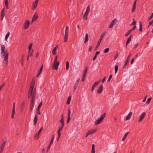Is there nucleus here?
Segmentation results:
<instances>
[{
  "mask_svg": "<svg viewBox=\"0 0 153 153\" xmlns=\"http://www.w3.org/2000/svg\"><path fill=\"white\" fill-rule=\"evenodd\" d=\"M35 79L33 78L32 81L30 84V87L28 92V97L30 99L31 98L30 105V111H32L34 106V101L35 99L36 96V88L34 89V90L33 91V88L35 83Z\"/></svg>",
  "mask_w": 153,
  "mask_h": 153,
  "instance_id": "1",
  "label": "nucleus"
},
{
  "mask_svg": "<svg viewBox=\"0 0 153 153\" xmlns=\"http://www.w3.org/2000/svg\"><path fill=\"white\" fill-rule=\"evenodd\" d=\"M5 48L4 45H1V54L2 58H4L3 63L7 65L8 63L9 53L7 51H5Z\"/></svg>",
  "mask_w": 153,
  "mask_h": 153,
  "instance_id": "2",
  "label": "nucleus"
},
{
  "mask_svg": "<svg viewBox=\"0 0 153 153\" xmlns=\"http://www.w3.org/2000/svg\"><path fill=\"white\" fill-rule=\"evenodd\" d=\"M105 115L106 113H103L102 114V115L101 116L100 118L99 119L95 121V125H97L98 124H99L100 123H101L102 122L104 119L105 118Z\"/></svg>",
  "mask_w": 153,
  "mask_h": 153,
  "instance_id": "3",
  "label": "nucleus"
},
{
  "mask_svg": "<svg viewBox=\"0 0 153 153\" xmlns=\"http://www.w3.org/2000/svg\"><path fill=\"white\" fill-rule=\"evenodd\" d=\"M57 56H56L55 58L53 65V68H54L56 70H57L58 69V66L59 64V62L57 61Z\"/></svg>",
  "mask_w": 153,
  "mask_h": 153,
  "instance_id": "4",
  "label": "nucleus"
},
{
  "mask_svg": "<svg viewBox=\"0 0 153 153\" xmlns=\"http://www.w3.org/2000/svg\"><path fill=\"white\" fill-rule=\"evenodd\" d=\"M146 116V113L143 112L142 113L138 120V122H141L143 121L145 117Z\"/></svg>",
  "mask_w": 153,
  "mask_h": 153,
  "instance_id": "5",
  "label": "nucleus"
},
{
  "mask_svg": "<svg viewBox=\"0 0 153 153\" xmlns=\"http://www.w3.org/2000/svg\"><path fill=\"white\" fill-rule=\"evenodd\" d=\"M117 22V20L116 19H114L111 22L109 27L110 28H112L115 25L116 22Z\"/></svg>",
  "mask_w": 153,
  "mask_h": 153,
  "instance_id": "6",
  "label": "nucleus"
},
{
  "mask_svg": "<svg viewBox=\"0 0 153 153\" xmlns=\"http://www.w3.org/2000/svg\"><path fill=\"white\" fill-rule=\"evenodd\" d=\"M97 130H96L94 129H91L89 130L86 134L85 137H87L89 135L92 134L94 133Z\"/></svg>",
  "mask_w": 153,
  "mask_h": 153,
  "instance_id": "7",
  "label": "nucleus"
},
{
  "mask_svg": "<svg viewBox=\"0 0 153 153\" xmlns=\"http://www.w3.org/2000/svg\"><path fill=\"white\" fill-rule=\"evenodd\" d=\"M30 22V21L29 20H27L25 22L24 26L25 29L26 30L29 28Z\"/></svg>",
  "mask_w": 153,
  "mask_h": 153,
  "instance_id": "8",
  "label": "nucleus"
},
{
  "mask_svg": "<svg viewBox=\"0 0 153 153\" xmlns=\"http://www.w3.org/2000/svg\"><path fill=\"white\" fill-rule=\"evenodd\" d=\"M38 1L39 0H36L34 2L32 7V9L33 10H34L36 8L38 4Z\"/></svg>",
  "mask_w": 153,
  "mask_h": 153,
  "instance_id": "9",
  "label": "nucleus"
},
{
  "mask_svg": "<svg viewBox=\"0 0 153 153\" xmlns=\"http://www.w3.org/2000/svg\"><path fill=\"white\" fill-rule=\"evenodd\" d=\"M15 103L14 102L13 103V106L12 109V112L11 115V118L12 119H13L14 118V115L15 114Z\"/></svg>",
  "mask_w": 153,
  "mask_h": 153,
  "instance_id": "10",
  "label": "nucleus"
},
{
  "mask_svg": "<svg viewBox=\"0 0 153 153\" xmlns=\"http://www.w3.org/2000/svg\"><path fill=\"white\" fill-rule=\"evenodd\" d=\"M103 86L102 85H101L99 87L97 91V93L99 94H100L102 92L103 90Z\"/></svg>",
  "mask_w": 153,
  "mask_h": 153,
  "instance_id": "11",
  "label": "nucleus"
},
{
  "mask_svg": "<svg viewBox=\"0 0 153 153\" xmlns=\"http://www.w3.org/2000/svg\"><path fill=\"white\" fill-rule=\"evenodd\" d=\"M70 114H71V110L70 109H68V115L67 120V123H68L70 120Z\"/></svg>",
  "mask_w": 153,
  "mask_h": 153,
  "instance_id": "12",
  "label": "nucleus"
},
{
  "mask_svg": "<svg viewBox=\"0 0 153 153\" xmlns=\"http://www.w3.org/2000/svg\"><path fill=\"white\" fill-rule=\"evenodd\" d=\"M38 18L39 16L38 13H35L33 16L32 19L36 21Z\"/></svg>",
  "mask_w": 153,
  "mask_h": 153,
  "instance_id": "13",
  "label": "nucleus"
},
{
  "mask_svg": "<svg viewBox=\"0 0 153 153\" xmlns=\"http://www.w3.org/2000/svg\"><path fill=\"white\" fill-rule=\"evenodd\" d=\"M107 33V32L105 31L103 32L101 34L100 37V39H99V40L100 41H101L102 40L104 37L105 36V35Z\"/></svg>",
  "mask_w": 153,
  "mask_h": 153,
  "instance_id": "14",
  "label": "nucleus"
},
{
  "mask_svg": "<svg viewBox=\"0 0 153 153\" xmlns=\"http://www.w3.org/2000/svg\"><path fill=\"white\" fill-rule=\"evenodd\" d=\"M68 32H65L64 37V42H66L68 40Z\"/></svg>",
  "mask_w": 153,
  "mask_h": 153,
  "instance_id": "15",
  "label": "nucleus"
},
{
  "mask_svg": "<svg viewBox=\"0 0 153 153\" xmlns=\"http://www.w3.org/2000/svg\"><path fill=\"white\" fill-rule=\"evenodd\" d=\"M137 0H135L134 1L133 5V8L132 10V12H134L135 10L136 9V2H137Z\"/></svg>",
  "mask_w": 153,
  "mask_h": 153,
  "instance_id": "16",
  "label": "nucleus"
},
{
  "mask_svg": "<svg viewBox=\"0 0 153 153\" xmlns=\"http://www.w3.org/2000/svg\"><path fill=\"white\" fill-rule=\"evenodd\" d=\"M38 118L36 114L34 119V125H36L38 121Z\"/></svg>",
  "mask_w": 153,
  "mask_h": 153,
  "instance_id": "17",
  "label": "nucleus"
},
{
  "mask_svg": "<svg viewBox=\"0 0 153 153\" xmlns=\"http://www.w3.org/2000/svg\"><path fill=\"white\" fill-rule=\"evenodd\" d=\"M59 122L61 123L62 125H64V120L63 115H61V119L59 120Z\"/></svg>",
  "mask_w": 153,
  "mask_h": 153,
  "instance_id": "18",
  "label": "nucleus"
},
{
  "mask_svg": "<svg viewBox=\"0 0 153 153\" xmlns=\"http://www.w3.org/2000/svg\"><path fill=\"white\" fill-rule=\"evenodd\" d=\"M132 114V112H130L128 114V115L126 117V120H129Z\"/></svg>",
  "mask_w": 153,
  "mask_h": 153,
  "instance_id": "19",
  "label": "nucleus"
},
{
  "mask_svg": "<svg viewBox=\"0 0 153 153\" xmlns=\"http://www.w3.org/2000/svg\"><path fill=\"white\" fill-rule=\"evenodd\" d=\"M132 36V35H131L128 39H127V41L126 42V47H127L128 44L129 43L130 41L131 40V37Z\"/></svg>",
  "mask_w": 153,
  "mask_h": 153,
  "instance_id": "20",
  "label": "nucleus"
},
{
  "mask_svg": "<svg viewBox=\"0 0 153 153\" xmlns=\"http://www.w3.org/2000/svg\"><path fill=\"white\" fill-rule=\"evenodd\" d=\"M7 140H4L2 141V143L0 146V147L4 148L6 142Z\"/></svg>",
  "mask_w": 153,
  "mask_h": 153,
  "instance_id": "21",
  "label": "nucleus"
},
{
  "mask_svg": "<svg viewBox=\"0 0 153 153\" xmlns=\"http://www.w3.org/2000/svg\"><path fill=\"white\" fill-rule=\"evenodd\" d=\"M88 34H86L85 36V38L84 40V43H86L88 40Z\"/></svg>",
  "mask_w": 153,
  "mask_h": 153,
  "instance_id": "22",
  "label": "nucleus"
},
{
  "mask_svg": "<svg viewBox=\"0 0 153 153\" xmlns=\"http://www.w3.org/2000/svg\"><path fill=\"white\" fill-rule=\"evenodd\" d=\"M71 96H70L68 97V98L67 99V101L66 102V103L68 105H69L70 104V101L71 99Z\"/></svg>",
  "mask_w": 153,
  "mask_h": 153,
  "instance_id": "23",
  "label": "nucleus"
},
{
  "mask_svg": "<svg viewBox=\"0 0 153 153\" xmlns=\"http://www.w3.org/2000/svg\"><path fill=\"white\" fill-rule=\"evenodd\" d=\"M64 125H62V126L61 127H60L59 129H58V134H59V135L60 134H61V133H60V131H61L62 129V128H63V127H64Z\"/></svg>",
  "mask_w": 153,
  "mask_h": 153,
  "instance_id": "24",
  "label": "nucleus"
},
{
  "mask_svg": "<svg viewBox=\"0 0 153 153\" xmlns=\"http://www.w3.org/2000/svg\"><path fill=\"white\" fill-rule=\"evenodd\" d=\"M101 81V80H100L99 81L97 82H94V84H93L92 87H95L97 86L99 83Z\"/></svg>",
  "mask_w": 153,
  "mask_h": 153,
  "instance_id": "25",
  "label": "nucleus"
},
{
  "mask_svg": "<svg viewBox=\"0 0 153 153\" xmlns=\"http://www.w3.org/2000/svg\"><path fill=\"white\" fill-rule=\"evenodd\" d=\"M101 81V80H100L99 81L97 82H94V84H93L92 87H95L97 86L99 83Z\"/></svg>",
  "mask_w": 153,
  "mask_h": 153,
  "instance_id": "26",
  "label": "nucleus"
},
{
  "mask_svg": "<svg viewBox=\"0 0 153 153\" xmlns=\"http://www.w3.org/2000/svg\"><path fill=\"white\" fill-rule=\"evenodd\" d=\"M101 81V80H100L99 81L97 82H94V84H93L92 87H95L97 86L99 83Z\"/></svg>",
  "mask_w": 153,
  "mask_h": 153,
  "instance_id": "27",
  "label": "nucleus"
},
{
  "mask_svg": "<svg viewBox=\"0 0 153 153\" xmlns=\"http://www.w3.org/2000/svg\"><path fill=\"white\" fill-rule=\"evenodd\" d=\"M101 42V41H99V40L97 42V45H96V46L95 48V50H94L95 51H96V50H97V49L99 46L100 45Z\"/></svg>",
  "mask_w": 153,
  "mask_h": 153,
  "instance_id": "28",
  "label": "nucleus"
},
{
  "mask_svg": "<svg viewBox=\"0 0 153 153\" xmlns=\"http://www.w3.org/2000/svg\"><path fill=\"white\" fill-rule=\"evenodd\" d=\"M95 145L93 144L92 146V151L91 153H95Z\"/></svg>",
  "mask_w": 153,
  "mask_h": 153,
  "instance_id": "29",
  "label": "nucleus"
},
{
  "mask_svg": "<svg viewBox=\"0 0 153 153\" xmlns=\"http://www.w3.org/2000/svg\"><path fill=\"white\" fill-rule=\"evenodd\" d=\"M66 69L67 70H68L69 68V64L68 61H67L66 63Z\"/></svg>",
  "mask_w": 153,
  "mask_h": 153,
  "instance_id": "30",
  "label": "nucleus"
},
{
  "mask_svg": "<svg viewBox=\"0 0 153 153\" xmlns=\"http://www.w3.org/2000/svg\"><path fill=\"white\" fill-rule=\"evenodd\" d=\"M33 50H32L31 51H30V52L29 51L28 53L29 54L28 55V56H32L33 55Z\"/></svg>",
  "mask_w": 153,
  "mask_h": 153,
  "instance_id": "31",
  "label": "nucleus"
},
{
  "mask_svg": "<svg viewBox=\"0 0 153 153\" xmlns=\"http://www.w3.org/2000/svg\"><path fill=\"white\" fill-rule=\"evenodd\" d=\"M140 25V29H139V31L141 32L142 31V23L141 22H140L139 24Z\"/></svg>",
  "mask_w": 153,
  "mask_h": 153,
  "instance_id": "32",
  "label": "nucleus"
},
{
  "mask_svg": "<svg viewBox=\"0 0 153 153\" xmlns=\"http://www.w3.org/2000/svg\"><path fill=\"white\" fill-rule=\"evenodd\" d=\"M24 55L23 54L22 55L21 59V65L22 66L23 65V62H24Z\"/></svg>",
  "mask_w": 153,
  "mask_h": 153,
  "instance_id": "33",
  "label": "nucleus"
},
{
  "mask_svg": "<svg viewBox=\"0 0 153 153\" xmlns=\"http://www.w3.org/2000/svg\"><path fill=\"white\" fill-rule=\"evenodd\" d=\"M129 61L126 60L125 64L123 67V69H124L126 68L127 64L129 63Z\"/></svg>",
  "mask_w": 153,
  "mask_h": 153,
  "instance_id": "34",
  "label": "nucleus"
},
{
  "mask_svg": "<svg viewBox=\"0 0 153 153\" xmlns=\"http://www.w3.org/2000/svg\"><path fill=\"white\" fill-rule=\"evenodd\" d=\"M90 10V6L89 5L87 7L86 11L85 12V13H86L88 14V13L89 12Z\"/></svg>",
  "mask_w": 153,
  "mask_h": 153,
  "instance_id": "35",
  "label": "nucleus"
},
{
  "mask_svg": "<svg viewBox=\"0 0 153 153\" xmlns=\"http://www.w3.org/2000/svg\"><path fill=\"white\" fill-rule=\"evenodd\" d=\"M43 68V65H42L40 69L38 71L39 73L40 74H41V73H42V71Z\"/></svg>",
  "mask_w": 153,
  "mask_h": 153,
  "instance_id": "36",
  "label": "nucleus"
},
{
  "mask_svg": "<svg viewBox=\"0 0 153 153\" xmlns=\"http://www.w3.org/2000/svg\"><path fill=\"white\" fill-rule=\"evenodd\" d=\"M10 33L9 32H8L7 34H6V36L5 37V41H7V39L8 38L9 36L10 35Z\"/></svg>",
  "mask_w": 153,
  "mask_h": 153,
  "instance_id": "37",
  "label": "nucleus"
},
{
  "mask_svg": "<svg viewBox=\"0 0 153 153\" xmlns=\"http://www.w3.org/2000/svg\"><path fill=\"white\" fill-rule=\"evenodd\" d=\"M118 69V66L117 65H115V73H117Z\"/></svg>",
  "mask_w": 153,
  "mask_h": 153,
  "instance_id": "38",
  "label": "nucleus"
},
{
  "mask_svg": "<svg viewBox=\"0 0 153 153\" xmlns=\"http://www.w3.org/2000/svg\"><path fill=\"white\" fill-rule=\"evenodd\" d=\"M78 84L76 83L75 84V85H74V91H73L74 92H75V91L76 89L77 88Z\"/></svg>",
  "mask_w": 153,
  "mask_h": 153,
  "instance_id": "39",
  "label": "nucleus"
},
{
  "mask_svg": "<svg viewBox=\"0 0 153 153\" xmlns=\"http://www.w3.org/2000/svg\"><path fill=\"white\" fill-rule=\"evenodd\" d=\"M88 14L86 13H85L84 15L83 16V19L85 20H87V16Z\"/></svg>",
  "mask_w": 153,
  "mask_h": 153,
  "instance_id": "40",
  "label": "nucleus"
},
{
  "mask_svg": "<svg viewBox=\"0 0 153 153\" xmlns=\"http://www.w3.org/2000/svg\"><path fill=\"white\" fill-rule=\"evenodd\" d=\"M86 74H83V75L82 76V78L81 81L82 82H84L85 81V78L86 76Z\"/></svg>",
  "mask_w": 153,
  "mask_h": 153,
  "instance_id": "41",
  "label": "nucleus"
},
{
  "mask_svg": "<svg viewBox=\"0 0 153 153\" xmlns=\"http://www.w3.org/2000/svg\"><path fill=\"white\" fill-rule=\"evenodd\" d=\"M56 48H54L52 51V54L53 55H55L56 53Z\"/></svg>",
  "mask_w": 153,
  "mask_h": 153,
  "instance_id": "42",
  "label": "nucleus"
},
{
  "mask_svg": "<svg viewBox=\"0 0 153 153\" xmlns=\"http://www.w3.org/2000/svg\"><path fill=\"white\" fill-rule=\"evenodd\" d=\"M131 31L130 30H128L125 34V36H128V35L131 32Z\"/></svg>",
  "mask_w": 153,
  "mask_h": 153,
  "instance_id": "43",
  "label": "nucleus"
},
{
  "mask_svg": "<svg viewBox=\"0 0 153 153\" xmlns=\"http://www.w3.org/2000/svg\"><path fill=\"white\" fill-rule=\"evenodd\" d=\"M109 48H107L104 50L103 52L104 53H106L109 51Z\"/></svg>",
  "mask_w": 153,
  "mask_h": 153,
  "instance_id": "44",
  "label": "nucleus"
},
{
  "mask_svg": "<svg viewBox=\"0 0 153 153\" xmlns=\"http://www.w3.org/2000/svg\"><path fill=\"white\" fill-rule=\"evenodd\" d=\"M151 99H152V97H150L147 99V101L146 102V104H149L150 103V101L151 100Z\"/></svg>",
  "mask_w": 153,
  "mask_h": 153,
  "instance_id": "45",
  "label": "nucleus"
},
{
  "mask_svg": "<svg viewBox=\"0 0 153 153\" xmlns=\"http://www.w3.org/2000/svg\"><path fill=\"white\" fill-rule=\"evenodd\" d=\"M54 137H55L54 135H53L52 136V139H51V141L50 143V144H52L53 141V140H54Z\"/></svg>",
  "mask_w": 153,
  "mask_h": 153,
  "instance_id": "46",
  "label": "nucleus"
},
{
  "mask_svg": "<svg viewBox=\"0 0 153 153\" xmlns=\"http://www.w3.org/2000/svg\"><path fill=\"white\" fill-rule=\"evenodd\" d=\"M32 43H31L30 44V45H29L28 49H29V52H30V51L31 50V48L32 47Z\"/></svg>",
  "mask_w": 153,
  "mask_h": 153,
  "instance_id": "47",
  "label": "nucleus"
},
{
  "mask_svg": "<svg viewBox=\"0 0 153 153\" xmlns=\"http://www.w3.org/2000/svg\"><path fill=\"white\" fill-rule=\"evenodd\" d=\"M39 135L38 134H36L34 137V138L35 140H37L39 138Z\"/></svg>",
  "mask_w": 153,
  "mask_h": 153,
  "instance_id": "48",
  "label": "nucleus"
},
{
  "mask_svg": "<svg viewBox=\"0 0 153 153\" xmlns=\"http://www.w3.org/2000/svg\"><path fill=\"white\" fill-rule=\"evenodd\" d=\"M42 101L39 104L38 106V107H37V108L40 109V108L41 107V106H42Z\"/></svg>",
  "mask_w": 153,
  "mask_h": 153,
  "instance_id": "49",
  "label": "nucleus"
},
{
  "mask_svg": "<svg viewBox=\"0 0 153 153\" xmlns=\"http://www.w3.org/2000/svg\"><path fill=\"white\" fill-rule=\"evenodd\" d=\"M133 20L134 21H133V22H132V23H131L130 24V25L131 26H132V25H135L136 24V21H135L134 19H133Z\"/></svg>",
  "mask_w": 153,
  "mask_h": 153,
  "instance_id": "50",
  "label": "nucleus"
},
{
  "mask_svg": "<svg viewBox=\"0 0 153 153\" xmlns=\"http://www.w3.org/2000/svg\"><path fill=\"white\" fill-rule=\"evenodd\" d=\"M88 68V66H86L85 68V70L84 71L83 74H86V73H87V71Z\"/></svg>",
  "mask_w": 153,
  "mask_h": 153,
  "instance_id": "51",
  "label": "nucleus"
},
{
  "mask_svg": "<svg viewBox=\"0 0 153 153\" xmlns=\"http://www.w3.org/2000/svg\"><path fill=\"white\" fill-rule=\"evenodd\" d=\"M112 74L110 75L107 81L108 82H109L110 81L111 78H112Z\"/></svg>",
  "mask_w": 153,
  "mask_h": 153,
  "instance_id": "52",
  "label": "nucleus"
},
{
  "mask_svg": "<svg viewBox=\"0 0 153 153\" xmlns=\"http://www.w3.org/2000/svg\"><path fill=\"white\" fill-rule=\"evenodd\" d=\"M43 128V127H42L39 130V131L37 133L38 134H40L41 133V131L42 130Z\"/></svg>",
  "mask_w": 153,
  "mask_h": 153,
  "instance_id": "53",
  "label": "nucleus"
},
{
  "mask_svg": "<svg viewBox=\"0 0 153 153\" xmlns=\"http://www.w3.org/2000/svg\"><path fill=\"white\" fill-rule=\"evenodd\" d=\"M4 16V13H1V20H2Z\"/></svg>",
  "mask_w": 153,
  "mask_h": 153,
  "instance_id": "54",
  "label": "nucleus"
},
{
  "mask_svg": "<svg viewBox=\"0 0 153 153\" xmlns=\"http://www.w3.org/2000/svg\"><path fill=\"white\" fill-rule=\"evenodd\" d=\"M136 28V25H135L134 26V27L132 28H131V30H130L131 32H132L133 31H134V30Z\"/></svg>",
  "mask_w": 153,
  "mask_h": 153,
  "instance_id": "55",
  "label": "nucleus"
},
{
  "mask_svg": "<svg viewBox=\"0 0 153 153\" xmlns=\"http://www.w3.org/2000/svg\"><path fill=\"white\" fill-rule=\"evenodd\" d=\"M8 0H5V4L6 5H8Z\"/></svg>",
  "mask_w": 153,
  "mask_h": 153,
  "instance_id": "56",
  "label": "nucleus"
},
{
  "mask_svg": "<svg viewBox=\"0 0 153 153\" xmlns=\"http://www.w3.org/2000/svg\"><path fill=\"white\" fill-rule=\"evenodd\" d=\"M51 144H50V143H49L48 147V148H47V152H48V150L50 149V147H51Z\"/></svg>",
  "mask_w": 153,
  "mask_h": 153,
  "instance_id": "57",
  "label": "nucleus"
},
{
  "mask_svg": "<svg viewBox=\"0 0 153 153\" xmlns=\"http://www.w3.org/2000/svg\"><path fill=\"white\" fill-rule=\"evenodd\" d=\"M118 56V53H117L114 56V60H115Z\"/></svg>",
  "mask_w": 153,
  "mask_h": 153,
  "instance_id": "58",
  "label": "nucleus"
},
{
  "mask_svg": "<svg viewBox=\"0 0 153 153\" xmlns=\"http://www.w3.org/2000/svg\"><path fill=\"white\" fill-rule=\"evenodd\" d=\"M153 17V12L152 13V14L151 16L149 18V19L148 20L149 21L150 19H151Z\"/></svg>",
  "mask_w": 153,
  "mask_h": 153,
  "instance_id": "59",
  "label": "nucleus"
},
{
  "mask_svg": "<svg viewBox=\"0 0 153 153\" xmlns=\"http://www.w3.org/2000/svg\"><path fill=\"white\" fill-rule=\"evenodd\" d=\"M37 113L38 114H41L40 111V109L37 108Z\"/></svg>",
  "mask_w": 153,
  "mask_h": 153,
  "instance_id": "60",
  "label": "nucleus"
},
{
  "mask_svg": "<svg viewBox=\"0 0 153 153\" xmlns=\"http://www.w3.org/2000/svg\"><path fill=\"white\" fill-rule=\"evenodd\" d=\"M128 134H129V132H126V134H125L123 137H125L126 138Z\"/></svg>",
  "mask_w": 153,
  "mask_h": 153,
  "instance_id": "61",
  "label": "nucleus"
},
{
  "mask_svg": "<svg viewBox=\"0 0 153 153\" xmlns=\"http://www.w3.org/2000/svg\"><path fill=\"white\" fill-rule=\"evenodd\" d=\"M68 26H67L65 30V32H68Z\"/></svg>",
  "mask_w": 153,
  "mask_h": 153,
  "instance_id": "62",
  "label": "nucleus"
},
{
  "mask_svg": "<svg viewBox=\"0 0 153 153\" xmlns=\"http://www.w3.org/2000/svg\"><path fill=\"white\" fill-rule=\"evenodd\" d=\"M153 23V19L149 23V26H150Z\"/></svg>",
  "mask_w": 153,
  "mask_h": 153,
  "instance_id": "63",
  "label": "nucleus"
},
{
  "mask_svg": "<svg viewBox=\"0 0 153 153\" xmlns=\"http://www.w3.org/2000/svg\"><path fill=\"white\" fill-rule=\"evenodd\" d=\"M5 82H4L2 85L1 86H0V88H1V89L3 87V86L5 85Z\"/></svg>",
  "mask_w": 153,
  "mask_h": 153,
  "instance_id": "64",
  "label": "nucleus"
}]
</instances>
